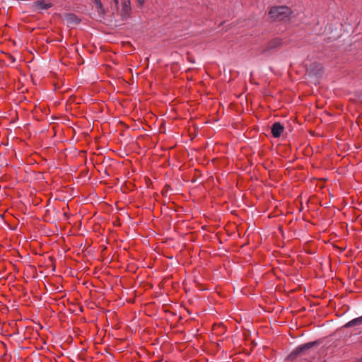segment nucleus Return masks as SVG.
<instances>
[{"label": "nucleus", "mask_w": 362, "mask_h": 362, "mask_svg": "<svg viewBox=\"0 0 362 362\" xmlns=\"http://www.w3.org/2000/svg\"><path fill=\"white\" fill-rule=\"evenodd\" d=\"M292 13L291 8L286 6H276L270 8L269 15L272 19L286 21Z\"/></svg>", "instance_id": "obj_1"}, {"label": "nucleus", "mask_w": 362, "mask_h": 362, "mask_svg": "<svg viewBox=\"0 0 362 362\" xmlns=\"http://www.w3.org/2000/svg\"><path fill=\"white\" fill-rule=\"evenodd\" d=\"M319 342L317 341H310L301 345L298 346L294 349L288 356V359L294 360L297 358L300 354H304L306 351L317 346Z\"/></svg>", "instance_id": "obj_2"}, {"label": "nucleus", "mask_w": 362, "mask_h": 362, "mask_svg": "<svg viewBox=\"0 0 362 362\" xmlns=\"http://www.w3.org/2000/svg\"><path fill=\"white\" fill-rule=\"evenodd\" d=\"M284 131V127L280 122H275L271 126V133L274 138H279Z\"/></svg>", "instance_id": "obj_3"}, {"label": "nucleus", "mask_w": 362, "mask_h": 362, "mask_svg": "<svg viewBox=\"0 0 362 362\" xmlns=\"http://www.w3.org/2000/svg\"><path fill=\"white\" fill-rule=\"evenodd\" d=\"M35 8L37 11L47 10L52 6L51 3H47L45 0L36 1L34 2Z\"/></svg>", "instance_id": "obj_4"}, {"label": "nucleus", "mask_w": 362, "mask_h": 362, "mask_svg": "<svg viewBox=\"0 0 362 362\" xmlns=\"http://www.w3.org/2000/svg\"><path fill=\"white\" fill-rule=\"evenodd\" d=\"M362 325V315L354 318L344 325L345 328H349L351 327L357 326Z\"/></svg>", "instance_id": "obj_5"}, {"label": "nucleus", "mask_w": 362, "mask_h": 362, "mask_svg": "<svg viewBox=\"0 0 362 362\" xmlns=\"http://www.w3.org/2000/svg\"><path fill=\"white\" fill-rule=\"evenodd\" d=\"M281 44V40L279 38H275L272 40L270 47L272 48H274V47H278Z\"/></svg>", "instance_id": "obj_6"}, {"label": "nucleus", "mask_w": 362, "mask_h": 362, "mask_svg": "<svg viewBox=\"0 0 362 362\" xmlns=\"http://www.w3.org/2000/svg\"><path fill=\"white\" fill-rule=\"evenodd\" d=\"M94 3L98 6V9L103 11V6L100 0H94Z\"/></svg>", "instance_id": "obj_7"}, {"label": "nucleus", "mask_w": 362, "mask_h": 362, "mask_svg": "<svg viewBox=\"0 0 362 362\" xmlns=\"http://www.w3.org/2000/svg\"><path fill=\"white\" fill-rule=\"evenodd\" d=\"M137 3L139 6L141 7L144 5V0H137Z\"/></svg>", "instance_id": "obj_8"}, {"label": "nucleus", "mask_w": 362, "mask_h": 362, "mask_svg": "<svg viewBox=\"0 0 362 362\" xmlns=\"http://www.w3.org/2000/svg\"><path fill=\"white\" fill-rule=\"evenodd\" d=\"M114 1H115V3L116 4H118V0H114Z\"/></svg>", "instance_id": "obj_9"}]
</instances>
